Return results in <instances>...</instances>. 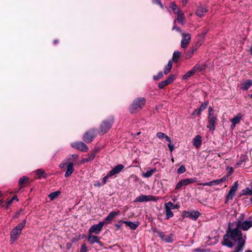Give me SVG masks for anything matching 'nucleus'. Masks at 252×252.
<instances>
[{"label": "nucleus", "instance_id": "nucleus-1", "mask_svg": "<svg viewBox=\"0 0 252 252\" xmlns=\"http://www.w3.org/2000/svg\"><path fill=\"white\" fill-rule=\"evenodd\" d=\"M231 225L229 223L222 244L229 248L233 247V252H241L245 245L246 237L242 235L241 230L238 228L232 229Z\"/></svg>", "mask_w": 252, "mask_h": 252}, {"label": "nucleus", "instance_id": "nucleus-2", "mask_svg": "<svg viewBox=\"0 0 252 252\" xmlns=\"http://www.w3.org/2000/svg\"><path fill=\"white\" fill-rule=\"evenodd\" d=\"M26 220H24L21 223H19L16 227L12 229L10 232V242L14 243L19 238L22 231L26 225Z\"/></svg>", "mask_w": 252, "mask_h": 252}, {"label": "nucleus", "instance_id": "nucleus-3", "mask_svg": "<svg viewBox=\"0 0 252 252\" xmlns=\"http://www.w3.org/2000/svg\"><path fill=\"white\" fill-rule=\"evenodd\" d=\"M146 100L143 97L135 99L129 107V111L131 113H137L145 105Z\"/></svg>", "mask_w": 252, "mask_h": 252}, {"label": "nucleus", "instance_id": "nucleus-4", "mask_svg": "<svg viewBox=\"0 0 252 252\" xmlns=\"http://www.w3.org/2000/svg\"><path fill=\"white\" fill-rule=\"evenodd\" d=\"M158 199H159V197H156V196H155L153 195H141L135 198V199L134 200V202H147V201H157Z\"/></svg>", "mask_w": 252, "mask_h": 252}, {"label": "nucleus", "instance_id": "nucleus-5", "mask_svg": "<svg viewBox=\"0 0 252 252\" xmlns=\"http://www.w3.org/2000/svg\"><path fill=\"white\" fill-rule=\"evenodd\" d=\"M65 166H66L67 170L65 173V176L68 177L70 176L74 171L73 165L72 163H66L64 161L60 165V167L61 168H64Z\"/></svg>", "mask_w": 252, "mask_h": 252}, {"label": "nucleus", "instance_id": "nucleus-6", "mask_svg": "<svg viewBox=\"0 0 252 252\" xmlns=\"http://www.w3.org/2000/svg\"><path fill=\"white\" fill-rule=\"evenodd\" d=\"M182 39L181 42V47L186 48L189 44L191 40V35L189 33L182 32Z\"/></svg>", "mask_w": 252, "mask_h": 252}, {"label": "nucleus", "instance_id": "nucleus-7", "mask_svg": "<svg viewBox=\"0 0 252 252\" xmlns=\"http://www.w3.org/2000/svg\"><path fill=\"white\" fill-rule=\"evenodd\" d=\"M228 179V176H225L222 177L221 178L218 179V180H215L212 181H210L209 182H206L204 183H199L198 185H203V186H212L214 185H218L223 182H225Z\"/></svg>", "mask_w": 252, "mask_h": 252}, {"label": "nucleus", "instance_id": "nucleus-8", "mask_svg": "<svg viewBox=\"0 0 252 252\" xmlns=\"http://www.w3.org/2000/svg\"><path fill=\"white\" fill-rule=\"evenodd\" d=\"M105 224L104 221H101L98 224L94 225L91 227L89 229V233H94L95 234H98L101 230L103 225Z\"/></svg>", "mask_w": 252, "mask_h": 252}, {"label": "nucleus", "instance_id": "nucleus-9", "mask_svg": "<svg viewBox=\"0 0 252 252\" xmlns=\"http://www.w3.org/2000/svg\"><path fill=\"white\" fill-rule=\"evenodd\" d=\"M175 75H171L166 80L161 81L160 83H159L158 84V87L160 89H163L165 86L171 84L172 82H173L175 80Z\"/></svg>", "mask_w": 252, "mask_h": 252}, {"label": "nucleus", "instance_id": "nucleus-10", "mask_svg": "<svg viewBox=\"0 0 252 252\" xmlns=\"http://www.w3.org/2000/svg\"><path fill=\"white\" fill-rule=\"evenodd\" d=\"M71 146L73 148L82 152H86L88 150V147L82 142L72 143L71 144Z\"/></svg>", "mask_w": 252, "mask_h": 252}, {"label": "nucleus", "instance_id": "nucleus-11", "mask_svg": "<svg viewBox=\"0 0 252 252\" xmlns=\"http://www.w3.org/2000/svg\"><path fill=\"white\" fill-rule=\"evenodd\" d=\"M238 187V181L235 182L231 187L227 196V200H232Z\"/></svg>", "mask_w": 252, "mask_h": 252}, {"label": "nucleus", "instance_id": "nucleus-12", "mask_svg": "<svg viewBox=\"0 0 252 252\" xmlns=\"http://www.w3.org/2000/svg\"><path fill=\"white\" fill-rule=\"evenodd\" d=\"M113 121L104 122L100 127L101 131L104 133L107 132L112 126Z\"/></svg>", "mask_w": 252, "mask_h": 252}, {"label": "nucleus", "instance_id": "nucleus-13", "mask_svg": "<svg viewBox=\"0 0 252 252\" xmlns=\"http://www.w3.org/2000/svg\"><path fill=\"white\" fill-rule=\"evenodd\" d=\"M242 117L243 115L239 113L238 114L233 118H232L231 120L232 123L231 125V128L232 129L234 128L236 126V125L240 123Z\"/></svg>", "mask_w": 252, "mask_h": 252}, {"label": "nucleus", "instance_id": "nucleus-14", "mask_svg": "<svg viewBox=\"0 0 252 252\" xmlns=\"http://www.w3.org/2000/svg\"><path fill=\"white\" fill-rule=\"evenodd\" d=\"M238 226L244 231L248 230L252 226V221L246 220L243 222H240Z\"/></svg>", "mask_w": 252, "mask_h": 252}, {"label": "nucleus", "instance_id": "nucleus-15", "mask_svg": "<svg viewBox=\"0 0 252 252\" xmlns=\"http://www.w3.org/2000/svg\"><path fill=\"white\" fill-rule=\"evenodd\" d=\"M95 136V134L93 130L87 132L83 137V140L87 143L91 142Z\"/></svg>", "mask_w": 252, "mask_h": 252}, {"label": "nucleus", "instance_id": "nucleus-16", "mask_svg": "<svg viewBox=\"0 0 252 252\" xmlns=\"http://www.w3.org/2000/svg\"><path fill=\"white\" fill-rule=\"evenodd\" d=\"M120 214V211L111 212L106 217L105 223H110L114 218Z\"/></svg>", "mask_w": 252, "mask_h": 252}, {"label": "nucleus", "instance_id": "nucleus-17", "mask_svg": "<svg viewBox=\"0 0 252 252\" xmlns=\"http://www.w3.org/2000/svg\"><path fill=\"white\" fill-rule=\"evenodd\" d=\"M124 168V166L122 164H119L116 166L115 168H113L111 171L108 172L109 176H113L115 174H118L120 173L123 169Z\"/></svg>", "mask_w": 252, "mask_h": 252}, {"label": "nucleus", "instance_id": "nucleus-18", "mask_svg": "<svg viewBox=\"0 0 252 252\" xmlns=\"http://www.w3.org/2000/svg\"><path fill=\"white\" fill-rule=\"evenodd\" d=\"M29 181V178L26 176H23L20 178L18 185L20 187V189L18 190H15L14 192L17 193L19 192V190L25 187V185L26 183H27Z\"/></svg>", "mask_w": 252, "mask_h": 252}, {"label": "nucleus", "instance_id": "nucleus-19", "mask_svg": "<svg viewBox=\"0 0 252 252\" xmlns=\"http://www.w3.org/2000/svg\"><path fill=\"white\" fill-rule=\"evenodd\" d=\"M208 12V10L204 7L200 6L198 7L196 10V14L199 17H201L205 15Z\"/></svg>", "mask_w": 252, "mask_h": 252}, {"label": "nucleus", "instance_id": "nucleus-20", "mask_svg": "<svg viewBox=\"0 0 252 252\" xmlns=\"http://www.w3.org/2000/svg\"><path fill=\"white\" fill-rule=\"evenodd\" d=\"M208 104V101L205 102L204 103L202 104L198 109H195L192 113L193 115H196L198 116H199L202 112L207 107Z\"/></svg>", "mask_w": 252, "mask_h": 252}, {"label": "nucleus", "instance_id": "nucleus-21", "mask_svg": "<svg viewBox=\"0 0 252 252\" xmlns=\"http://www.w3.org/2000/svg\"><path fill=\"white\" fill-rule=\"evenodd\" d=\"M193 145L196 148H198L200 147L202 143V138L200 135H197L195 136L192 140Z\"/></svg>", "mask_w": 252, "mask_h": 252}, {"label": "nucleus", "instance_id": "nucleus-22", "mask_svg": "<svg viewBox=\"0 0 252 252\" xmlns=\"http://www.w3.org/2000/svg\"><path fill=\"white\" fill-rule=\"evenodd\" d=\"M177 21L180 24H184L185 20V17L184 13L181 10L177 11Z\"/></svg>", "mask_w": 252, "mask_h": 252}, {"label": "nucleus", "instance_id": "nucleus-23", "mask_svg": "<svg viewBox=\"0 0 252 252\" xmlns=\"http://www.w3.org/2000/svg\"><path fill=\"white\" fill-rule=\"evenodd\" d=\"M156 168L148 169L145 173H143L142 174V176L146 178H150L156 172Z\"/></svg>", "mask_w": 252, "mask_h": 252}, {"label": "nucleus", "instance_id": "nucleus-24", "mask_svg": "<svg viewBox=\"0 0 252 252\" xmlns=\"http://www.w3.org/2000/svg\"><path fill=\"white\" fill-rule=\"evenodd\" d=\"M217 120V118L208 119L209 125L207 126V127L209 128L210 130L213 131L215 129V125Z\"/></svg>", "mask_w": 252, "mask_h": 252}, {"label": "nucleus", "instance_id": "nucleus-25", "mask_svg": "<svg viewBox=\"0 0 252 252\" xmlns=\"http://www.w3.org/2000/svg\"><path fill=\"white\" fill-rule=\"evenodd\" d=\"M252 85V80H247L245 82L241 84V88L243 90H247L249 89Z\"/></svg>", "mask_w": 252, "mask_h": 252}, {"label": "nucleus", "instance_id": "nucleus-26", "mask_svg": "<svg viewBox=\"0 0 252 252\" xmlns=\"http://www.w3.org/2000/svg\"><path fill=\"white\" fill-rule=\"evenodd\" d=\"M120 222L126 224L128 226H129L130 228H131L133 230L136 229L139 225V223L138 222L133 223L132 222L128 221H121Z\"/></svg>", "mask_w": 252, "mask_h": 252}, {"label": "nucleus", "instance_id": "nucleus-27", "mask_svg": "<svg viewBox=\"0 0 252 252\" xmlns=\"http://www.w3.org/2000/svg\"><path fill=\"white\" fill-rule=\"evenodd\" d=\"M196 51V48L195 47H192L190 49H189L185 54V57L186 59H189L192 57L194 52Z\"/></svg>", "mask_w": 252, "mask_h": 252}, {"label": "nucleus", "instance_id": "nucleus-28", "mask_svg": "<svg viewBox=\"0 0 252 252\" xmlns=\"http://www.w3.org/2000/svg\"><path fill=\"white\" fill-rule=\"evenodd\" d=\"M183 182L184 183V185L185 186H188L190 184L195 183L197 181V179L195 177L191 178H187L182 180Z\"/></svg>", "mask_w": 252, "mask_h": 252}, {"label": "nucleus", "instance_id": "nucleus-29", "mask_svg": "<svg viewBox=\"0 0 252 252\" xmlns=\"http://www.w3.org/2000/svg\"><path fill=\"white\" fill-rule=\"evenodd\" d=\"M196 71L195 70L194 67H193L191 70L187 72L183 76V79L187 80L190 76H192L195 73Z\"/></svg>", "mask_w": 252, "mask_h": 252}, {"label": "nucleus", "instance_id": "nucleus-30", "mask_svg": "<svg viewBox=\"0 0 252 252\" xmlns=\"http://www.w3.org/2000/svg\"><path fill=\"white\" fill-rule=\"evenodd\" d=\"M95 157V153L94 152H93L90 154V155L88 156V158H83L82 159V162L85 163L86 162H89L93 160Z\"/></svg>", "mask_w": 252, "mask_h": 252}, {"label": "nucleus", "instance_id": "nucleus-31", "mask_svg": "<svg viewBox=\"0 0 252 252\" xmlns=\"http://www.w3.org/2000/svg\"><path fill=\"white\" fill-rule=\"evenodd\" d=\"M194 68L196 72L197 71H201L204 70L206 68V64H196L194 67Z\"/></svg>", "mask_w": 252, "mask_h": 252}, {"label": "nucleus", "instance_id": "nucleus-32", "mask_svg": "<svg viewBox=\"0 0 252 252\" xmlns=\"http://www.w3.org/2000/svg\"><path fill=\"white\" fill-rule=\"evenodd\" d=\"M60 194H61V191H55V192H53L50 193L49 195V197L50 198L51 200H53L54 199L58 198Z\"/></svg>", "mask_w": 252, "mask_h": 252}, {"label": "nucleus", "instance_id": "nucleus-33", "mask_svg": "<svg viewBox=\"0 0 252 252\" xmlns=\"http://www.w3.org/2000/svg\"><path fill=\"white\" fill-rule=\"evenodd\" d=\"M200 215V213L198 212H190L189 213H188V216L192 219L196 220Z\"/></svg>", "mask_w": 252, "mask_h": 252}, {"label": "nucleus", "instance_id": "nucleus-34", "mask_svg": "<svg viewBox=\"0 0 252 252\" xmlns=\"http://www.w3.org/2000/svg\"><path fill=\"white\" fill-rule=\"evenodd\" d=\"M172 66V62L171 61L168 62L167 65L165 67L164 69V73L165 74H168L171 70Z\"/></svg>", "mask_w": 252, "mask_h": 252}, {"label": "nucleus", "instance_id": "nucleus-35", "mask_svg": "<svg viewBox=\"0 0 252 252\" xmlns=\"http://www.w3.org/2000/svg\"><path fill=\"white\" fill-rule=\"evenodd\" d=\"M165 214L167 219H168L173 216V213L171 211V209L167 207H165Z\"/></svg>", "mask_w": 252, "mask_h": 252}, {"label": "nucleus", "instance_id": "nucleus-36", "mask_svg": "<svg viewBox=\"0 0 252 252\" xmlns=\"http://www.w3.org/2000/svg\"><path fill=\"white\" fill-rule=\"evenodd\" d=\"M165 207H167L172 209H178L179 207L178 205H174L171 201L168 202L164 204Z\"/></svg>", "mask_w": 252, "mask_h": 252}, {"label": "nucleus", "instance_id": "nucleus-37", "mask_svg": "<svg viewBox=\"0 0 252 252\" xmlns=\"http://www.w3.org/2000/svg\"><path fill=\"white\" fill-rule=\"evenodd\" d=\"M181 56V53L178 51H175L173 55L172 60L174 62H177Z\"/></svg>", "mask_w": 252, "mask_h": 252}, {"label": "nucleus", "instance_id": "nucleus-38", "mask_svg": "<svg viewBox=\"0 0 252 252\" xmlns=\"http://www.w3.org/2000/svg\"><path fill=\"white\" fill-rule=\"evenodd\" d=\"M36 175L38 176V177L40 178H45L46 177V173L44 171L41 169H37L36 171Z\"/></svg>", "mask_w": 252, "mask_h": 252}, {"label": "nucleus", "instance_id": "nucleus-39", "mask_svg": "<svg viewBox=\"0 0 252 252\" xmlns=\"http://www.w3.org/2000/svg\"><path fill=\"white\" fill-rule=\"evenodd\" d=\"M88 241L90 243L93 244L97 242L98 238L97 236L94 235H90L88 237Z\"/></svg>", "mask_w": 252, "mask_h": 252}, {"label": "nucleus", "instance_id": "nucleus-40", "mask_svg": "<svg viewBox=\"0 0 252 252\" xmlns=\"http://www.w3.org/2000/svg\"><path fill=\"white\" fill-rule=\"evenodd\" d=\"M170 7L175 12L177 13V11H181V9L178 7L174 2L171 3Z\"/></svg>", "mask_w": 252, "mask_h": 252}, {"label": "nucleus", "instance_id": "nucleus-41", "mask_svg": "<svg viewBox=\"0 0 252 252\" xmlns=\"http://www.w3.org/2000/svg\"><path fill=\"white\" fill-rule=\"evenodd\" d=\"M209 113H208V119H214L217 118L216 116L213 113V109L211 107H209Z\"/></svg>", "mask_w": 252, "mask_h": 252}, {"label": "nucleus", "instance_id": "nucleus-42", "mask_svg": "<svg viewBox=\"0 0 252 252\" xmlns=\"http://www.w3.org/2000/svg\"><path fill=\"white\" fill-rule=\"evenodd\" d=\"M183 186H185L184 185V183L183 182V180H181L177 184L176 187H175V189H179Z\"/></svg>", "mask_w": 252, "mask_h": 252}, {"label": "nucleus", "instance_id": "nucleus-43", "mask_svg": "<svg viewBox=\"0 0 252 252\" xmlns=\"http://www.w3.org/2000/svg\"><path fill=\"white\" fill-rule=\"evenodd\" d=\"M243 194L245 195L246 194H250L252 195V189H250L249 188H247L246 189L243 190Z\"/></svg>", "mask_w": 252, "mask_h": 252}, {"label": "nucleus", "instance_id": "nucleus-44", "mask_svg": "<svg viewBox=\"0 0 252 252\" xmlns=\"http://www.w3.org/2000/svg\"><path fill=\"white\" fill-rule=\"evenodd\" d=\"M163 77V73L162 72H159L157 75L154 76V79L155 80H158Z\"/></svg>", "mask_w": 252, "mask_h": 252}, {"label": "nucleus", "instance_id": "nucleus-45", "mask_svg": "<svg viewBox=\"0 0 252 252\" xmlns=\"http://www.w3.org/2000/svg\"><path fill=\"white\" fill-rule=\"evenodd\" d=\"M158 234L159 236L163 240L167 241V239L165 237V235L163 232L161 231H157Z\"/></svg>", "mask_w": 252, "mask_h": 252}, {"label": "nucleus", "instance_id": "nucleus-46", "mask_svg": "<svg viewBox=\"0 0 252 252\" xmlns=\"http://www.w3.org/2000/svg\"><path fill=\"white\" fill-rule=\"evenodd\" d=\"M15 200L17 201H18V198H17V196H14L10 200L7 202V206L10 205L12 202Z\"/></svg>", "mask_w": 252, "mask_h": 252}, {"label": "nucleus", "instance_id": "nucleus-47", "mask_svg": "<svg viewBox=\"0 0 252 252\" xmlns=\"http://www.w3.org/2000/svg\"><path fill=\"white\" fill-rule=\"evenodd\" d=\"M186 171V168L184 166H181L178 169V173L179 174H182Z\"/></svg>", "mask_w": 252, "mask_h": 252}, {"label": "nucleus", "instance_id": "nucleus-48", "mask_svg": "<svg viewBox=\"0 0 252 252\" xmlns=\"http://www.w3.org/2000/svg\"><path fill=\"white\" fill-rule=\"evenodd\" d=\"M165 136H166V135L164 133H162V132H158L157 134V136L159 139L164 138Z\"/></svg>", "mask_w": 252, "mask_h": 252}, {"label": "nucleus", "instance_id": "nucleus-49", "mask_svg": "<svg viewBox=\"0 0 252 252\" xmlns=\"http://www.w3.org/2000/svg\"><path fill=\"white\" fill-rule=\"evenodd\" d=\"M88 249L86 244H83L81 246L80 252H87Z\"/></svg>", "mask_w": 252, "mask_h": 252}, {"label": "nucleus", "instance_id": "nucleus-50", "mask_svg": "<svg viewBox=\"0 0 252 252\" xmlns=\"http://www.w3.org/2000/svg\"><path fill=\"white\" fill-rule=\"evenodd\" d=\"M153 2L154 3V4H158L160 7L161 8H163V5H162V4L161 3V1H160V0H153Z\"/></svg>", "mask_w": 252, "mask_h": 252}, {"label": "nucleus", "instance_id": "nucleus-51", "mask_svg": "<svg viewBox=\"0 0 252 252\" xmlns=\"http://www.w3.org/2000/svg\"><path fill=\"white\" fill-rule=\"evenodd\" d=\"M111 176H109V175H108V174H107V175H106V176H105V177L103 178V179H102V185H104V184L106 183V182H107V180L108 178L109 177H111Z\"/></svg>", "mask_w": 252, "mask_h": 252}, {"label": "nucleus", "instance_id": "nucleus-52", "mask_svg": "<svg viewBox=\"0 0 252 252\" xmlns=\"http://www.w3.org/2000/svg\"><path fill=\"white\" fill-rule=\"evenodd\" d=\"M168 146L169 148V150L170 151V152H172V151L174 150V147L173 145H171V143H169L168 145Z\"/></svg>", "mask_w": 252, "mask_h": 252}, {"label": "nucleus", "instance_id": "nucleus-53", "mask_svg": "<svg viewBox=\"0 0 252 252\" xmlns=\"http://www.w3.org/2000/svg\"><path fill=\"white\" fill-rule=\"evenodd\" d=\"M130 178H133L134 181H136V182L138 181L139 180V178L138 177H137L136 175H132L130 176Z\"/></svg>", "mask_w": 252, "mask_h": 252}, {"label": "nucleus", "instance_id": "nucleus-54", "mask_svg": "<svg viewBox=\"0 0 252 252\" xmlns=\"http://www.w3.org/2000/svg\"><path fill=\"white\" fill-rule=\"evenodd\" d=\"M188 1L189 0H181L183 5L185 6L187 4Z\"/></svg>", "mask_w": 252, "mask_h": 252}, {"label": "nucleus", "instance_id": "nucleus-55", "mask_svg": "<svg viewBox=\"0 0 252 252\" xmlns=\"http://www.w3.org/2000/svg\"><path fill=\"white\" fill-rule=\"evenodd\" d=\"M188 213H189V212H187V211H184L183 212V216L184 217H189V216H188Z\"/></svg>", "mask_w": 252, "mask_h": 252}, {"label": "nucleus", "instance_id": "nucleus-56", "mask_svg": "<svg viewBox=\"0 0 252 252\" xmlns=\"http://www.w3.org/2000/svg\"><path fill=\"white\" fill-rule=\"evenodd\" d=\"M164 138H165L166 140L167 141L169 142V143H171V139H170L169 137H168V136L166 135Z\"/></svg>", "mask_w": 252, "mask_h": 252}, {"label": "nucleus", "instance_id": "nucleus-57", "mask_svg": "<svg viewBox=\"0 0 252 252\" xmlns=\"http://www.w3.org/2000/svg\"><path fill=\"white\" fill-rule=\"evenodd\" d=\"M172 29H173V30H176L177 31L181 32V33L182 32H181V29L179 28H178V27H174Z\"/></svg>", "mask_w": 252, "mask_h": 252}, {"label": "nucleus", "instance_id": "nucleus-58", "mask_svg": "<svg viewBox=\"0 0 252 252\" xmlns=\"http://www.w3.org/2000/svg\"><path fill=\"white\" fill-rule=\"evenodd\" d=\"M115 226H116V227H117L118 228H120V227H121V225H119V224H115Z\"/></svg>", "mask_w": 252, "mask_h": 252}, {"label": "nucleus", "instance_id": "nucleus-59", "mask_svg": "<svg viewBox=\"0 0 252 252\" xmlns=\"http://www.w3.org/2000/svg\"><path fill=\"white\" fill-rule=\"evenodd\" d=\"M230 173H232L233 172V168H230V171H229Z\"/></svg>", "mask_w": 252, "mask_h": 252}, {"label": "nucleus", "instance_id": "nucleus-60", "mask_svg": "<svg viewBox=\"0 0 252 252\" xmlns=\"http://www.w3.org/2000/svg\"><path fill=\"white\" fill-rule=\"evenodd\" d=\"M94 186H99L100 185V184L99 183H97L94 184Z\"/></svg>", "mask_w": 252, "mask_h": 252}, {"label": "nucleus", "instance_id": "nucleus-61", "mask_svg": "<svg viewBox=\"0 0 252 252\" xmlns=\"http://www.w3.org/2000/svg\"><path fill=\"white\" fill-rule=\"evenodd\" d=\"M245 252H252V251L250 250H247Z\"/></svg>", "mask_w": 252, "mask_h": 252}, {"label": "nucleus", "instance_id": "nucleus-62", "mask_svg": "<svg viewBox=\"0 0 252 252\" xmlns=\"http://www.w3.org/2000/svg\"><path fill=\"white\" fill-rule=\"evenodd\" d=\"M171 161H172V162H173L174 161V160L173 158H172Z\"/></svg>", "mask_w": 252, "mask_h": 252}, {"label": "nucleus", "instance_id": "nucleus-63", "mask_svg": "<svg viewBox=\"0 0 252 252\" xmlns=\"http://www.w3.org/2000/svg\"><path fill=\"white\" fill-rule=\"evenodd\" d=\"M2 202V200L0 201V205L1 204Z\"/></svg>", "mask_w": 252, "mask_h": 252}, {"label": "nucleus", "instance_id": "nucleus-64", "mask_svg": "<svg viewBox=\"0 0 252 252\" xmlns=\"http://www.w3.org/2000/svg\"><path fill=\"white\" fill-rule=\"evenodd\" d=\"M251 97L252 98V94L251 95Z\"/></svg>", "mask_w": 252, "mask_h": 252}]
</instances>
